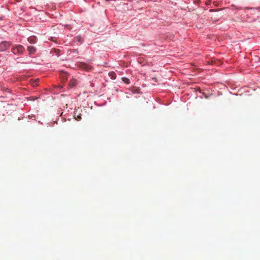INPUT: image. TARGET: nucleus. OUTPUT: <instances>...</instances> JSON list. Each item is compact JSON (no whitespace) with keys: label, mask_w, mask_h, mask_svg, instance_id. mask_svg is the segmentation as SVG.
Returning <instances> with one entry per match:
<instances>
[{"label":"nucleus","mask_w":260,"mask_h":260,"mask_svg":"<svg viewBox=\"0 0 260 260\" xmlns=\"http://www.w3.org/2000/svg\"><path fill=\"white\" fill-rule=\"evenodd\" d=\"M24 48L21 45H17L12 47L11 51L14 54H19L23 52Z\"/></svg>","instance_id":"obj_1"},{"label":"nucleus","mask_w":260,"mask_h":260,"mask_svg":"<svg viewBox=\"0 0 260 260\" xmlns=\"http://www.w3.org/2000/svg\"><path fill=\"white\" fill-rule=\"evenodd\" d=\"M11 43L8 41H2L0 43V51H4L8 49L11 46Z\"/></svg>","instance_id":"obj_2"},{"label":"nucleus","mask_w":260,"mask_h":260,"mask_svg":"<svg viewBox=\"0 0 260 260\" xmlns=\"http://www.w3.org/2000/svg\"><path fill=\"white\" fill-rule=\"evenodd\" d=\"M79 66L81 69L86 71H89L91 69V67L90 66L84 62L80 63Z\"/></svg>","instance_id":"obj_3"},{"label":"nucleus","mask_w":260,"mask_h":260,"mask_svg":"<svg viewBox=\"0 0 260 260\" xmlns=\"http://www.w3.org/2000/svg\"><path fill=\"white\" fill-rule=\"evenodd\" d=\"M28 41L32 44L35 43L37 41V38L35 36H31L28 38Z\"/></svg>","instance_id":"obj_4"},{"label":"nucleus","mask_w":260,"mask_h":260,"mask_svg":"<svg viewBox=\"0 0 260 260\" xmlns=\"http://www.w3.org/2000/svg\"><path fill=\"white\" fill-rule=\"evenodd\" d=\"M27 50L30 54H34L36 52V49L33 46H28L27 47Z\"/></svg>","instance_id":"obj_5"},{"label":"nucleus","mask_w":260,"mask_h":260,"mask_svg":"<svg viewBox=\"0 0 260 260\" xmlns=\"http://www.w3.org/2000/svg\"><path fill=\"white\" fill-rule=\"evenodd\" d=\"M77 84V81L75 79H72L70 81L69 85L71 87H73Z\"/></svg>","instance_id":"obj_6"},{"label":"nucleus","mask_w":260,"mask_h":260,"mask_svg":"<svg viewBox=\"0 0 260 260\" xmlns=\"http://www.w3.org/2000/svg\"><path fill=\"white\" fill-rule=\"evenodd\" d=\"M109 76L112 79H115L116 78V75L114 72H111L109 73Z\"/></svg>","instance_id":"obj_7"},{"label":"nucleus","mask_w":260,"mask_h":260,"mask_svg":"<svg viewBox=\"0 0 260 260\" xmlns=\"http://www.w3.org/2000/svg\"><path fill=\"white\" fill-rule=\"evenodd\" d=\"M67 76H68V74L67 73H64V72H62L61 74H60V77L62 78V79L64 81L67 80Z\"/></svg>","instance_id":"obj_8"},{"label":"nucleus","mask_w":260,"mask_h":260,"mask_svg":"<svg viewBox=\"0 0 260 260\" xmlns=\"http://www.w3.org/2000/svg\"><path fill=\"white\" fill-rule=\"evenodd\" d=\"M122 80L123 82H124L125 84H129V80L128 78L125 77L122 78Z\"/></svg>","instance_id":"obj_9"},{"label":"nucleus","mask_w":260,"mask_h":260,"mask_svg":"<svg viewBox=\"0 0 260 260\" xmlns=\"http://www.w3.org/2000/svg\"><path fill=\"white\" fill-rule=\"evenodd\" d=\"M71 53H72L73 54V56H76V55H77L78 54V52L76 49H73V50H71Z\"/></svg>","instance_id":"obj_10"},{"label":"nucleus","mask_w":260,"mask_h":260,"mask_svg":"<svg viewBox=\"0 0 260 260\" xmlns=\"http://www.w3.org/2000/svg\"><path fill=\"white\" fill-rule=\"evenodd\" d=\"M38 82H39V80L38 79H36L35 81H34V83L33 84L34 85H37L38 83Z\"/></svg>","instance_id":"obj_11"},{"label":"nucleus","mask_w":260,"mask_h":260,"mask_svg":"<svg viewBox=\"0 0 260 260\" xmlns=\"http://www.w3.org/2000/svg\"><path fill=\"white\" fill-rule=\"evenodd\" d=\"M54 51L57 54H58V53L59 51V50H57V49H54Z\"/></svg>","instance_id":"obj_12"},{"label":"nucleus","mask_w":260,"mask_h":260,"mask_svg":"<svg viewBox=\"0 0 260 260\" xmlns=\"http://www.w3.org/2000/svg\"><path fill=\"white\" fill-rule=\"evenodd\" d=\"M253 10H258V9H259V8H253Z\"/></svg>","instance_id":"obj_13"},{"label":"nucleus","mask_w":260,"mask_h":260,"mask_svg":"<svg viewBox=\"0 0 260 260\" xmlns=\"http://www.w3.org/2000/svg\"><path fill=\"white\" fill-rule=\"evenodd\" d=\"M209 2H207V3H206V4H209Z\"/></svg>","instance_id":"obj_14"},{"label":"nucleus","mask_w":260,"mask_h":260,"mask_svg":"<svg viewBox=\"0 0 260 260\" xmlns=\"http://www.w3.org/2000/svg\"><path fill=\"white\" fill-rule=\"evenodd\" d=\"M2 19H3V18H2V17H1V18H0V20H2Z\"/></svg>","instance_id":"obj_15"},{"label":"nucleus","mask_w":260,"mask_h":260,"mask_svg":"<svg viewBox=\"0 0 260 260\" xmlns=\"http://www.w3.org/2000/svg\"><path fill=\"white\" fill-rule=\"evenodd\" d=\"M77 38L78 39L80 38V37H77Z\"/></svg>","instance_id":"obj_16"}]
</instances>
